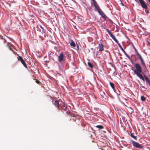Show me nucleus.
I'll return each instance as SVG.
<instances>
[{
    "mask_svg": "<svg viewBox=\"0 0 150 150\" xmlns=\"http://www.w3.org/2000/svg\"><path fill=\"white\" fill-rule=\"evenodd\" d=\"M61 103L60 104V107L59 108L62 111H65L67 109V106L66 105L63 103L61 102Z\"/></svg>",
    "mask_w": 150,
    "mask_h": 150,
    "instance_id": "obj_7",
    "label": "nucleus"
},
{
    "mask_svg": "<svg viewBox=\"0 0 150 150\" xmlns=\"http://www.w3.org/2000/svg\"><path fill=\"white\" fill-rule=\"evenodd\" d=\"M88 66L91 68H93V65L90 62H88Z\"/></svg>",
    "mask_w": 150,
    "mask_h": 150,
    "instance_id": "obj_16",
    "label": "nucleus"
},
{
    "mask_svg": "<svg viewBox=\"0 0 150 150\" xmlns=\"http://www.w3.org/2000/svg\"><path fill=\"white\" fill-rule=\"evenodd\" d=\"M125 54L126 55V57L129 59H130V57L128 55L127 53H126Z\"/></svg>",
    "mask_w": 150,
    "mask_h": 150,
    "instance_id": "obj_24",
    "label": "nucleus"
},
{
    "mask_svg": "<svg viewBox=\"0 0 150 150\" xmlns=\"http://www.w3.org/2000/svg\"><path fill=\"white\" fill-rule=\"evenodd\" d=\"M70 44L71 46L73 47H75L76 46V44L72 40H71Z\"/></svg>",
    "mask_w": 150,
    "mask_h": 150,
    "instance_id": "obj_13",
    "label": "nucleus"
},
{
    "mask_svg": "<svg viewBox=\"0 0 150 150\" xmlns=\"http://www.w3.org/2000/svg\"><path fill=\"white\" fill-rule=\"evenodd\" d=\"M59 102H61L60 101H58L57 100H55L54 103H53V104L55 105L57 107L58 109L60 107V103H59Z\"/></svg>",
    "mask_w": 150,
    "mask_h": 150,
    "instance_id": "obj_11",
    "label": "nucleus"
},
{
    "mask_svg": "<svg viewBox=\"0 0 150 150\" xmlns=\"http://www.w3.org/2000/svg\"><path fill=\"white\" fill-rule=\"evenodd\" d=\"M121 50L123 51L125 54L126 53V52L122 48V49H121Z\"/></svg>",
    "mask_w": 150,
    "mask_h": 150,
    "instance_id": "obj_28",
    "label": "nucleus"
},
{
    "mask_svg": "<svg viewBox=\"0 0 150 150\" xmlns=\"http://www.w3.org/2000/svg\"><path fill=\"white\" fill-rule=\"evenodd\" d=\"M67 114H69V115L73 117H75V114L74 113H72L69 112H68V111L67 112Z\"/></svg>",
    "mask_w": 150,
    "mask_h": 150,
    "instance_id": "obj_14",
    "label": "nucleus"
},
{
    "mask_svg": "<svg viewBox=\"0 0 150 150\" xmlns=\"http://www.w3.org/2000/svg\"><path fill=\"white\" fill-rule=\"evenodd\" d=\"M109 83L111 87L113 89H114L115 88L114 84L112 83L111 82H110Z\"/></svg>",
    "mask_w": 150,
    "mask_h": 150,
    "instance_id": "obj_17",
    "label": "nucleus"
},
{
    "mask_svg": "<svg viewBox=\"0 0 150 150\" xmlns=\"http://www.w3.org/2000/svg\"><path fill=\"white\" fill-rule=\"evenodd\" d=\"M7 46H8V47L9 49L10 50H13L11 48V47H10L9 46H8V45H7Z\"/></svg>",
    "mask_w": 150,
    "mask_h": 150,
    "instance_id": "obj_27",
    "label": "nucleus"
},
{
    "mask_svg": "<svg viewBox=\"0 0 150 150\" xmlns=\"http://www.w3.org/2000/svg\"><path fill=\"white\" fill-rule=\"evenodd\" d=\"M64 56L62 53L60 54V55L58 57V61L59 62H61L64 60Z\"/></svg>",
    "mask_w": 150,
    "mask_h": 150,
    "instance_id": "obj_9",
    "label": "nucleus"
},
{
    "mask_svg": "<svg viewBox=\"0 0 150 150\" xmlns=\"http://www.w3.org/2000/svg\"><path fill=\"white\" fill-rule=\"evenodd\" d=\"M133 48H134V49L135 50V51L136 52V53H137V52H138L137 51V50L136 49V48H135V47L134 46V45H133Z\"/></svg>",
    "mask_w": 150,
    "mask_h": 150,
    "instance_id": "obj_23",
    "label": "nucleus"
},
{
    "mask_svg": "<svg viewBox=\"0 0 150 150\" xmlns=\"http://www.w3.org/2000/svg\"><path fill=\"white\" fill-rule=\"evenodd\" d=\"M35 82L38 84H39L40 83H41V82L38 80H35Z\"/></svg>",
    "mask_w": 150,
    "mask_h": 150,
    "instance_id": "obj_22",
    "label": "nucleus"
},
{
    "mask_svg": "<svg viewBox=\"0 0 150 150\" xmlns=\"http://www.w3.org/2000/svg\"><path fill=\"white\" fill-rule=\"evenodd\" d=\"M40 27L42 29V32H43L44 31V30L43 28L41 26H40Z\"/></svg>",
    "mask_w": 150,
    "mask_h": 150,
    "instance_id": "obj_26",
    "label": "nucleus"
},
{
    "mask_svg": "<svg viewBox=\"0 0 150 150\" xmlns=\"http://www.w3.org/2000/svg\"><path fill=\"white\" fill-rule=\"evenodd\" d=\"M136 2H137V0H135ZM139 1L142 7L145 9H146L147 8V6L145 4V2L143 0H138Z\"/></svg>",
    "mask_w": 150,
    "mask_h": 150,
    "instance_id": "obj_5",
    "label": "nucleus"
},
{
    "mask_svg": "<svg viewBox=\"0 0 150 150\" xmlns=\"http://www.w3.org/2000/svg\"><path fill=\"white\" fill-rule=\"evenodd\" d=\"M98 47L99 49V52H101L104 50L103 45L101 42L99 43Z\"/></svg>",
    "mask_w": 150,
    "mask_h": 150,
    "instance_id": "obj_10",
    "label": "nucleus"
},
{
    "mask_svg": "<svg viewBox=\"0 0 150 150\" xmlns=\"http://www.w3.org/2000/svg\"><path fill=\"white\" fill-rule=\"evenodd\" d=\"M77 48L78 50H79V46L78 45H77Z\"/></svg>",
    "mask_w": 150,
    "mask_h": 150,
    "instance_id": "obj_30",
    "label": "nucleus"
},
{
    "mask_svg": "<svg viewBox=\"0 0 150 150\" xmlns=\"http://www.w3.org/2000/svg\"><path fill=\"white\" fill-rule=\"evenodd\" d=\"M135 67L136 69H132V70L137 76L143 81H144V79L141 74L142 72V69L141 65L138 63H136L135 64Z\"/></svg>",
    "mask_w": 150,
    "mask_h": 150,
    "instance_id": "obj_2",
    "label": "nucleus"
},
{
    "mask_svg": "<svg viewBox=\"0 0 150 150\" xmlns=\"http://www.w3.org/2000/svg\"><path fill=\"white\" fill-rule=\"evenodd\" d=\"M132 56H134V57H135V55H133V54H132Z\"/></svg>",
    "mask_w": 150,
    "mask_h": 150,
    "instance_id": "obj_32",
    "label": "nucleus"
},
{
    "mask_svg": "<svg viewBox=\"0 0 150 150\" xmlns=\"http://www.w3.org/2000/svg\"><path fill=\"white\" fill-rule=\"evenodd\" d=\"M121 50L123 51L125 54L126 53V52L122 48V49H121Z\"/></svg>",
    "mask_w": 150,
    "mask_h": 150,
    "instance_id": "obj_29",
    "label": "nucleus"
},
{
    "mask_svg": "<svg viewBox=\"0 0 150 150\" xmlns=\"http://www.w3.org/2000/svg\"><path fill=\"white\" fill-rule=\"evenodd\" d=\"M2 40V42L3 43V40Z\"/></svg>",
    "mask_w": 150,
    "mask_h": 150,
    "instance_id": "obj_34",
    "label": "nucleus"
},
{
    "mask_svg": "<svg viewBox=\"0 0 150 150\" xmlns=\"http://www.w3.org/2000/svg\"><path fill=\"white\" fill-rule=\"evenodd\" d=\"M144 77L146 81L148 83L149 85L150 86V80H149V79L145 75H144Z\"/></svg>",
    "mask_w": 150,
    "mask_h": 150,
    "instance_id": "obj_12",
    "label": "nucleus"
},
{
    "mask_svg": "<svg viewBox=\"0 0 150 150\" xmlns=\"http://www.w3.org/2000/svg\"><path fill=\"white\" fill-rule=\"evenodd\" d=\"M142 88H144V90H143V91H146V88H145V87L143 86H141V89H142Z\"/></svg>",
    "mask_w": 150,
    "mask_h": 150,
    "instance_id": "obj_21",
    "label": "nucleus"
},
{
    "mask_svg": "<svg viewBox=\"0 0 150 150\" xmlns=\"http://www.w3.org/2000/svg\"><path fill=\"white\" fill-rule=\"evenodd\" d=\"M96 127L100 129H102L103 128V127L101 125H98L96 126Z\"/></svg>",
    "mask_w": 150,
    "mask_h": 150,
    "instance_id": "obj_19",
    "label": "nucleus"
},
{
    "mask_svg": "<svg viewBox=\"0 0 150 150\" xmlns=\"http://www.w3.org/2000/svg\"><path fill=\"white\" fill-rule=\"evenodd\" d=\"M105 29L106 30L107 32L109 34L110 37L112 38L115 41V42L118 44L119 47H120V49H122L123 48L122 47L121 45L119 43L118 41L115 38V36L113 35L112 33L108 29L106 28H105Z\"/></svg>",
    "mask_w": 150,
    "mask_h": 150,
    "instance_id": "obj_3",
    "label": "nucleus"
},
{
    "mask_svg": "<svg viewBox=\"0 0 150 150\" xmlns=\"http://www.w3.org/2000/svg\"><path fill=\"white\" fill-rule=\"evenodd\" d=\"M148 1L150 3V0H148Z\"/></svg>",
    "mask_w": 150,
    "mask_h": 150,
    "instance_id": "obj_33",
    "label": "nucleus"
},
{
    "mask_svg": "<svg viewBox=\"0 0 150 150\" xmlns=\"http://www.w3.org/2000/svg\"><path fill=\"white\" fill-rule=\"evenodd\" d=\"M88 132V131L87 130V129H83L82 133L83 134H85L86 133V132Z\"/></svg>",
    "mask_w": 150,
    "mask_h": 150,
    "instance_id": "obj_20",
    "label": "nucleus"
},
{
    "mask_svg": "<svg viewBox=\"0 0 150 150\" xmlns=\"http://www.w3.org/2000/svg\"><path fill=\"white\" fill-rule=\"evenodd\" d=\"M125 54L126 55V57L129 59H130V57L128 55L127 53H126Z\"/></svg>",
    "mask_w": 150,
    "mask_h": 150,
    "instance_id": "obj_25",
    "label": "nucleus"
},
{
    "mask_svg": "<svg viewBox=\"0 0 150 150\" xmlns=\"http://www.w3.org/2000/svg\"><path fill=\"white\" fill-rule=\"evenodd\" d=\"M131 136L134 139L136 140H137V136H134V133H131Z\"/></svg>",
    "mask_w": 150,
    "mask_h": 150,
    "instance_id": "obj_15",
    "label": "nucleus"
},
{
    "mask_svg": "<svg viewBox=\"0 0 150 150\" xmlns=\"http://www.w3.org/2000/svg\"><path fill=\"white\" fill-rule=\"evenodd\" d=\"M18 59V60H20L22 64L25 67V68H27V67L26 64L23 59V58L20 56H18V57H17Z\"/></svg>",
    "mask_w": 150,
    "mask_h": 150,
    "instance_id": "obj_8",
    "label": "nucleus"
},
{
    "mask_svg": "<svg viewBox=\"0 0 150 150\" xmlns=\"http://www.w3.org/2000/svg\"><path fill=\"white\" fill-rule=\"evenodd\" d=\"M141 100L142 101H144L146 100V98L144 96H141Z\"/></svg>",
    "mask_w": 150,
    "mask_h": 150,
    "instance_id": "obj_18",
    "label": "nucleus"
},
{
    "mask_svg": "<svg viewBox=\"0 0 150 150\" xmlns=\"http://www.w3.org/2000/svg\"><path fill=\"white\" fill-rule=\"evenodd\" d=\"M137 55L138 56V59H139L141 61L142 65L143 67H146V65L141 55L139 53L137 52L136 53Z\"/></svg>",
    "mask_w": 150,
    "mask_h": 150,
    "instance_id": "obj_4",
    "label": "nucleus"
},
{
    "mask_svg": "<svg viewBox=\"0 0 150 150\" xmlns=\"http://www.w3.org/2000/svg\"><path fill=\"white\" fill-rule=\"evenodd\" d=\"M132 142L133 146L141 149L143 147L139 143L133 140L132 141Z\"/></svg>",
    "mask_w": 150,
    "mask_h": 150,
    "instance_id": "obj_6",
    "label": "nucleus"
},
{
    "mask_svg": "<svg viewBox=\"0 0 150 150\" xmlns=\"http://www.w3.org/2000/svg\"><path fill=\"white\" fill-rule=\"evenodd\" d=\"M146 12L147 13H149V11H146Z\"/></svg>",
    "mask_w": 150,
    "mask_h": 150,
    "instance_id": "obj_31",
    "label": "nucleus"
},
{
    "mask_svg": "<svg viewBox=\"0 0 150 150\" xmlns=\"http://www.w3.org/2000/svg\"><path fill=\"white\" fill-rule=\"evenodd\" d=\"M91 5H93L95 8V10L103 18L106 19L107 16L101 9L100 6L98 4L95 0H91Z\"/></svg>",
    "mask_w": 150,
    "mask_h": 150,
    "instance_id": "obj_1",
    "label": "nucleus"
}]
</instances>
